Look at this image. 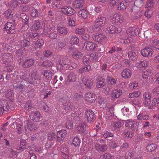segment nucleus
I'll list each match as a JSON object with an SVG mask.
<instances>
[{"mask_svg":"<svg viewBox=\"0 0 159 159\" xmlns=\"http://www.w3.org/2000/svg\"><path fill=\"white\" fill-rule=\"evenodd\" d=\"M106 22V18L102 16H99L96 19L94 22V25L96 27V29L101 30V28L103 26Z\"/></svg>","mask_w":159,"mask_h":159,"instance_id":"nucleus-3","label":"nucleus"},{"mask_svg":"<svg viewBox=\"0 0 159 159\" xmlns=\"http://www.w3.org/2000/svg\"><path fill=\"white\" fill-rule=\"evenodd\" d=\"M16 54L17 57H18V61L19 62V64L21 63V59H23L24 57V56L22 53V50L18 49L16 52Z\"/></svg>","mask_w":159,"mask_h":159,"instance_id":"nucleus-41","label":"nucleus"},{"mask_svg":"<svg viewBox=\"0 0 159 159\" xmlns=\"http://www.w3.org/2000/svg\"><path fill=\"white\" fill-rule=\"evenodd\" d=\"M111 129L116 132H119L123 125L122 123L120 121H112L111 123Z\"/></svg>","mask_w":159,"mask_h":159,"instance_id":"nucleus-10","label":"nucleus"},{"mask_svg":"<svg viewBox=\"0 0 159 159\" xmlns=\"http://www.w3.org/2000/svg\"><path fill=\"white\" fill-rule=\"evenodd\" d=\"M95 148L97 151L103 152L108 149V147L106 144L100 145L96 143L95 145Z\"/></svg>","mask_w":159,"mask_h":159,"instance_id":"nucleus-22","label":"nucleus"},{"mask_svg":"<svg viewBox=\"0 0 159 159\" xmlns=\"http://www.w3.org/2000/svg\"><path fill=\"white\" fill-rule=\"evenodd\" d=\"M141 55L145 57H150L153 54L151 48L149 46H146L144 49L141 50Z\"/></svg>","mask_w":159,"mask_h":159,"instance_id":"nucleus-11","label":"nucleus"},{"mask_svg":"<svg viewBox=\"0 0 159 159\" xmlns=\"http://www.w3.org/2000/svg\"><path fill=\"white\" fill-rule=\"evenodd\" d=\"M4 29L7 33L11 34L14 33L15 31V25L13 23L9 22L7 23Z\"/></svg>","mask_w":159,"mask_h":159,"instance_id":"nucleus-15","label":"nucleus"},{"mask_svg":"<svg viewBox=\"0 0 159 159\" xmlns=\"http://www.w3.org/2000/svg\"><path fill=\"white\" fill-rule=\"evenodd\" d=\"M85 49L87 51H92L95 49L97 45L94 43L89 41L85 42L84 43Z\"/></svg>","mask_w":159,"mask_h":159,"instance_id":"nucleus-17","label":"nucleus"},{"mask_svg":"<svg viewBox=\"0 0 159 159\" xmlns=\"http://www.w3.org/2000/svg\"><path fill=\"white\" fill-rule=\"evenodd\" d=\"M80 143V139L76 137H74L72 140V144L75 147H79Z\"/></svg>","mask_w":159,"mask_h":159,"instance_id":"nucleus-49","label":"nucleus"},{"mask_svg":"<svg viewBox=\"0 0 159 159\" xmlns=\"http://www.w3.org/2000/svg\"><path fill=\"white\" fill-rule=\"evenodd\" d=\"M159 104V98H154L152 101L151 105L152 106V108L154 106H157Z\"/></svg>","mask_w":159,"mask_h":159,"instance_id":"nucleus-64","label":"nucleus"},{"mask_svg":"<svg viewBox=\"0 0 159 159\" xmlns=\"http://www.w3.org/2000/svg\"><path fill=\"white\" fill-rule=\"evenodd\" d=\"M84 4L83 0H75L73 2V7L76 8L82 7Z\"/></svg>","mask_w":159,"mask_h":159,"instance_id":"nucleus-26","label":"nucleus"},{"mask_svg":"<svg viewBox=\"0 0 159 159\" xmlns=\"http://www.w3.org/2000/svg\"><path fill=\"white\" fill-rule=\"evenodd\" d=\"M6 98L8 99L11 102L13 101L14 100V92L11 89L8 90L5 94Z\"/></svg>","mask_w":159,"mask_h":159,"instance_id":"nucleus-32","label":"nucleus"},{"mask_svg":"<svg viewBox=\"0 0 159 159\" xmlns=\"http://www.w3.org/2000/svg\"><path fill=\"white\" fill-rule=\"evenodd\" d=\"M105 37L103 35L98 34H94L93 35V39L98 42H101Z\"/></svg>","mask_w":159,"mask_h":159,"instance_id":"nucleus-30","label":"nucleus"},{"mask_svg":"<svg viewBox=\"0 0 159 159\" xmlns=\"http://www.w3.org/2000/svg\"><path fill=\"white\" fill-rule=\"evenodd\" d=\"M70 59L66 58L65 57H63L62 58L58 60L57 61V68L60 70L63 69V68L65 69L67 67V65L70 62Z\"/></svg>","mask_w":159,"mask_h":159,"instance_id":"nucleus-4","label":"nucleus"},{"mask_svg":"<svg viewBox=\"0 0 159 159\" xmlns=\"http://www.w3.org/2000/svg\"><path fill=\"white\" fill-rule=\"evenodd\" d=\"M115 29V26L111 25L107 26L106 28L105 32L106 34L108 36L111 34H114V30Z\"/></svg>","mask_w":159,"mask_h":159,"instance_id":"nucleus-34","label":"nucleus"},{"mask_svg":"<svg viewBox=\"0 0 159 159\" xmlns=\"http://www.w3.org/2000/svg\"><path fill=\"white\" fill-rule=\"evenodd\" d=\"M85 115L87 119V121L91 123L95 120V116L94 112L91 110L86 111Z\"/></svg>","mask_w":159,"mask_h":159,"instance_id":"nucleus-7","label":"nucleus"},{"mask_svg":"<svg viewBox=\"0 0 159 159\" xmlns=\"http://www.w3.org/2000/svg\"><path fill=\"white\" fill-rule=\"evenodd\" d=\"M106 84L105 80L102 78H99L96 83V87L98 88L103 87Z\"/></svg>","mask_w":159,"mask_h":159,"instance_id":"nucleus-36","label":"nucleus"},{"mask_svg":"<svg viewBox=\"0 0 159 159\" xmlns=\"http://www.w3.org/2000/svg\"><path fill=\"white\" fill-rule=\"evenodd\" d=\"M79 39L76 36H72L71 38V42L73 44H77L79 42Z\"/></svg>","mask_w":159,"mask_h":159,"instance_id":"nucleus-60","label":"nucleus"},{"mask_svg":"<svg viewBox=\"0 0 159 159\" xmlns=\"http://www.w3.org/2000/svg\"><path fill=\"white\" fill-rule=\"evenodd\" d=\"M76 74L75 72L70 73L68 75V80L69 82H74L76 79Z\"/></svg>","mask_w":159,"mask_h":159,"instance_id":"nucleus-35","label":"nucleus"},{"mask_svg":"<svg viewBox=\"0 0 159 159\" xmlns=\"http://www.w3.org/2000/svg\"><path fill=\"white\" fill-rule=\"evenodd\" d=\"M13 86L15 89L19 90L20 92H22L25 89V86L19 82L14 83Z\"/></svg>","mask_w":159,"mask_h":159,"instance_id":"nucleus-28","label":"nucleus"},{"mask_svg":"<svg viewBox=\"0 0 159 159\" xmlns=\"http://www.w3.org/2000/svg\"><path fill=\"white\" fill-rule=\"evenodd\" d=\"M63 107L66 111L70 112L72 111L74 108L73 104L68 100H66L65 98H62L61 100Z\"/></svg>","mask_w":159,"mask_h":159,"instance_id":"nucleus-5","label":"nucleus"},{"mask_svg":"<svg viewBox=\"0 0 159 159\" xmlns=\"http://www.w3.org/2000/svg\"><path fill=\"white\" fill-rule=\"evenodd\" d=\"M80 118L77 114L72 113L71 115H69L67 118V120L66 123V126L68 129H71L73 128V121H78L80 120Z\"/></svg>","mask_w":159,"mask_h":159,"instance_id":"nucleus-1","label":"nucleus"},{"mask_svg":"<svg viewBox=\"0 0 159 159\" xmlns=\"http://www.w3.org/2000/svg\"><path fill=\"white\" fill-rule=\"evenodd\" d=\"M91 67L90 66H88L86 67L81 68L79 70L78 73L79 74H82L84 73L89 71L91 70Z\"/></svg>","mask_w":159,"mask_h":159,"instance_id":"nucleus-39","label":"nucleus"},{"mask_svg":"<svg viewBox=\"0 0 159 159\" xmlns=\"http://www.w3.org/2000/svg\"><path fill=\"white\" fill-rule=\"evenodd\" d=\"M34 62V60L32 59H26L23 62L22 66L25 68H29L32 66Z\"/></svg>","mask_w":159,"mask_h":159,"instance_id":"nucleus-20","label":"nucleus"},{"mask_svg":"<svg viewBox=\"0 0 159 159\" xmlns=\"http://www.w3.org/2000/svg\"><path fill=\"white\" fill-rule=\"evenodd\" d=\"M77 128V129L83 135L88 133L89 128L84 122L80 124Z\"/></svg>","mask_w":159,"mask_h":159,"instance_id":"nucleus-13","label":"nucleus"},{"mask_svg":"<svg viewBox=\"0 0 159 159\" xmlns=\"http://www.w3.org/2000/svg\"><path fill=\"white\" fill-rule=\"evenodd\" d=\"M44 41L42 39H39L36 41L33 42L32 45L35 49L39 48L43 45Z\"/></svg>","mask_w":159,"mask_h":159,"instance_id":"nucleus-23","label":"nucleus"},{"mask_svg":"<svg viewBox=\"0 0 159 159\" xmlns=\"http://www.w3.org/2000/svg\"><path fill=\"white\" fill-rule=\"evenodd\" d=\"M124 18L120 14H114L111 19V22L113 24H120L123 22Z\"/></svg>","mask_w":159,"mask_h":159,"instance_id":"nucleus-6","label":"nucleus"},{"mask_svg":"<svg viewBox=\"0 0 159 159\" xmlns=\"http://www.w3.org/2000/svg\"><path fill=\"white\" fill-rule=\"evenodd\" d=\"M24 107L28 110V111L31 110L32 109H33L32 105L31 104L30 101H28L24 105Z\"/></svg>","mask_w":159,"mask_h":159,"instance_id":"nucleus-53","label":"nucleus"},{"mask_svg":"<svg viewBox=\"0 0 159 159\" xmlns=\"http://www.w3.org/2000/svg\"><path fill=\"white\" fill-rule=\"evenodd\" d=\"M30 42L26 39H24L21 40L19 44L20 46L23 47H27L30 45Z\"/></svg>","mask_w":159,"mask_h":159,"instance_id":"nucleus-44","label":"nucleus"},{"mask_svg":"<svg viewBox=\"0 0 159 159\" xmlns=\"http://www.w3.org/2000/svg\"><path fill=\"white\" fill-rule=\"evenodd\" d=\"M67 133L65 130H63L58 131L56 136L57 140L58 141L63 140L66 136Z\"/></svg>","mask_w":159,"mask_h":159,"instance_id":"nucleus-19","label":"nucleus"},{"mask_svg":"<svg viewBox=\"0 0 159 159\" xmlns=\"http://www.w3.org/2000/svg\"><path fill=\"white\" fill-rule=\"evenodd\" d=\"M3 60L4 62H9L13 61L12 55L10 53H5L3 56Z\"/></svg>","mask_w":159,"mask_h":159,"instance_id":"nucleus-24","label":"nucleus"},{"mask_svg":"<svg viewBox=\"0 0 159 159\" xmlns=\"http://www.w3.org/2000/svg\"><path fill=\"white\" fill-rule=\"evenodd\" d=\"M43 75L45 78L49 80H51L53 74L49 70H46L43 71Z\"/></svg>","mask_w":159,"mask_h":159,"instance_id":"nucleus-37","label":"nucleus"},{"mask_svg":"<svg viewBox=\"0 0 159 159\" xmlns=\"http://www.w3.org/2000/svg\"><path fill=\"white\" fill-rule=\"evenodd\" d=\"M110 147L114 149L115 151H119L120 150V146L118 145L117 143L115 142H112L111 143Z\"/></svg>","mask_w":159,"mask_h":159,"instance_id":"nucleus-55","label":"nucleus"},{"mask_svg":"<svg viewBox=\"0 0 159 159\" xmlns=\"http://www.w3.org/2000/svg\"><path fill=\"white\" fill-rule=\"evenodd\" d=\"M30 77L32 80H33L34 81L36 80H39L40 79V77L39 75L36 73L34 72H33L31 73Z\"/></svg>","mask_w":159,"mask_h":159,"instance_id":"nucleus-52","label":"nucleus"},{"mask_svg":"<svg viewBox=\"0 0 159 159\" xmlns=\"http://www.w3.org/2000/svg\"><path fill=\"white\" fill-rule=\"evenodd\" d=\"M131 74V71L128 69H125L121 73L122 77L125 79L130 78Z\"/></svg>","mask_w":159,"mask_h":159,"instance_id":"nucleus-31","label":"nucleus"},{"mask_svg":"<svg viewBox=\"0 0 159 159\" xmlns=\"http://www.w3.org/2000/svg\"><path fill=\"white\" fill-rule=\"evenodd\" d=\"M143 104L146 107L150 109L152 108V106L151 105V99H143Z\"/></svg>","mask_w":159,"mask_h":159,"instance_id":"nucleus-45","label":"nucleus"},{"mask_svg":"<svg viewBox=\"0 0 159 159\" xmlns=\"http://www.w3.org/2000/svg\"><path fill=\"white\" fill-rule=\"evenodd\" d=\"M96 98V96L93 93L88 92L85 94V99L88 102L93 103Z\"/></svg>","mask_w":159,"mask_h":159,"instance_id":"nucleus-16","label":"nucleus"},{"mask_svg":"<svg viewBox=\"0 0 159 159\" xmlns=\"http://www.w3.org/2000/svg\"><path fill=\"white\" fill-rule=\"evenodd\" d=\"M81 80L85 85L89 88H91L93 85V82L92 79L86 76H82Z\"/></svg>","mask_w":159,"mask_h":159,"instance_id":"nucleus-8","label":"nucleus"},{"mask_svg":"<svg viewBox=\"0 0 159 159\" xmlns=\"http://www.w3.org/2000/svg\"><path fill=\"white\" fill-rule=\"evenodd\" d=\"M87 13V12L85 9L81 10L78 13L79 15H80L83 18H86L88 16Z\"/></svg>","mask_w":159,"mask_h":159,"instance_id":"nucleus-54","label":"nucleus"},{"mask_svg":"<svg viewBox=\"0 0 159 159\" xmlns=\"http://www.w3.org/2000/svg\"><path fill=\"white\" fill-rule=\"evenodd\" d=\"M20 18L24 23L23 28L24 29H27L29 27L28 20L29 17L24 13L20 14Z\"/></svg>","mask_w":159,"mask_h":159,"instance_id":"nucleus-18","label":"nucleus"},{"mask_svg":"<svg viewBox=\"0 0 159 159\" xmlns=\"http://www.w3.org/2000/svg\"><path fill=\"white\" fill-rule=\"evenodd\" d=\"M4 14L5 17L8 19H11L13 16V14L11 10L6 11L4 12Z\"/></svg>","mask_w":159,"mask_h":159,"instance_id":"nucleus-59","label":"nucleus"},{"mask_svg":"<svg viewBox=\"0 0 159 159\" xmlns=\"http://www.w3.org/2000/svg\"><path fill=\"white\" fill-rule=\"evenodd\" d=\"M125 125L127 127L130 128L132 131H137L139 124L138 122L135 121H130L127 120H126Z\"/></svg>","mask_w":159,"mask_h":159,"instance_id":"nucleus-9","label":"nucleus"},{"mask_svg":"<svg viewBox=\"0 0 159 159\" xmlns=\"http://www.w3.org/2000/svg\"><path fill=\"white\" fill-rule=\"evenodd\" d=\"M122 91L120 89H116L113 91L111 94V97L113 98H117L122 94Z\"/></svg>","mask_w":159,"mask_h":159,"instance_id":"nucleus-33","label":"nucleus"},{"mask_svg":"<svg viewBox=\"0 0 159 159\" xmlns=\"http://www.w3.org/2000/svg\"><path fill=\"white\" fill-rule=\"evenodd\" d=\"M83 54L79 51L77 50L74 51L72 54V57L75 59H79L82 57Z\"/></svg>","mask_w":159,"mask_h":159,"instance_id":"nucleus-42","label":"nucleus"},{"mask_svg":"<svg viewBox=\"0 0 159 159\" xmlns=\"http://www.w3.org/2000/svg\"><path fill=\"white\" fill-rule=\"evenodd\" d=\"M57 32L60 34H62L63 35H66L68 32V30L66 27L58 26L57 29Z\"/></svg>","mask_w":159,"mask_h":159,"instance_id":"nucleus-27","label":"nucleus"},{"mask_svg":"<svg viewBox=\"0 0 159 159\" xmlns=\"http://www.w3.org/2000/svg\"><path fill=\"white\" fill-rule=\"evenodd\" d=\"M106 81L108 84L111 85H114L116 83V81L114 78L110 76L107 77Z\"/></svg>","mask_w":159,"mask_h":159,"instance_id":"nucleus-43","label":"nucleus"},{"mask_svg":"<svg viewBox=\"0 0 159 159\" xmlns=\"http://www.w3.org/2000/svg\"><path fill=\"white\" fill-rule=\"evenodd\" d=\"M152 75V71L149 69L143 72L142 74V77L144 79H146L148 76H150Z\"/></svg>","mask_w":159,"mask_h":159,"instance_id":"nucleus-47","label":"nucleus"},{"mask_svg":"<svg viewBox=\"0 0 159 159\" xmlns=\"http://www.w3.org/2000/svg\"><path fill=\"white\" fill-rule=\"evenodd\" d=\"M152 45L153 47L159 50V41L155 39L152 41Z\"/></svg>","mask_w":159,"mask_h":159,"instance_id":"nucleus-62","label":"nucleus"},{"mask_svg":"<svg viewBox=\"0 0 159 159\" xmlns=\"http://www.w3.org/2000/svg\"><path fill=\"white\" fill-rule=\"evenodd\" d=\"M157 145L155 144H148L146 146V149L148 152H149L154 151L157 148Z\"/></svg>","mask_w":159,"mask_h":159,"instance_id":"nucleus-40","label":"nucleus"},{"mask_svg":"<svg viewBox=\"0 0 159 159\" xmlns=\"http://www.w3.org/2000/svg\"><path fill=\"white\" fill-rule=\"evenodd\" d=\"M0 103L5 111H9V103L6 100H0Z\"/></svg>","mask_w":159,"mask_h":159,"instance_id":"nucleus-21","label":"nucleus"},{"mask_svg":"<svg viewBox=\"0 0 159 159\" xmlns=\"http://www.w3.org/2000/svg\"><path fill=\"white\" fill-rule=\"evenodd\" d=\"M127 2L124 1H122L119 4L118 8L119 10H124L126 9L127 7Z\"/></svg>","mask_w":159,"mask_h":159,"instance_id":"nucleus-51","label":"nucleus"},{"mask_svg":"<svg viewBox=\"0 0 159 159\" xmlns=\"http://www.w3.org/2000/svg\"><path fill=\"white\" fill-rule=\"evenodd\" d=\"M134 6L139 8L141 7L143 5V0H136L134 2Z\"/></svg>","mask_w":159,"mask_h":159,"instance_id":"nucleus-57","label":"nucleus"},{"mask_svg":"<svg viewBox=\"0 0 159 159\" xmlns=\"http://www.w3.org/2000/svg\"><path fill=\"white\" fill-rule=\"evenodd\" d=\"M26 142L25 140L21 141L20 144L18 148V150H21L23 151L25 149H26L27 146Z\"/></svg>","mask_w":159,"mask_h":159,"instance_id":"nucleus-50","label":"nucleus"},{"mask_svg":"<svg viewBox=\"0 0 159 159\" xmlns=\"http://www.w3.org/2000/svg\"><path fill=\"white\" fill-rule=\"evenodd\" d=\"M141 93L139 91H137L130 93L129 94V96L130 98H134L139 97Z\"/></svg>","mask_w":159,"mask_h":159,"instance_id":"nucleus-56","label":"nucleus"},{"mask_svg":"<svg viewBox=\"0 0 159 159\" xmlns=\"http://www.w3.org/2000/svg\"><path fill=\"white\" fill-rule=\"evenodd\" d=\"M30 119L35 122H39L42 120L40 114L38 111L32 112L30 115Z\"/></svg>","mask_w":159,"mask_h":159,"instance_id":"nucleus-12","label":"nucleus"},{"mask_svg":"<svg viewBox=\"0 0 159 159\" xmlns=\"http://www.w3.org/2000/svg\"><path fill=\"white\" fill-rule=\"evenodd\" d=\"M61 11L64 14L69 16L73 15L75 12L74 10L69 6H64L62 8Z\"/></svg>","mask_w":159,"mask_h":159,"instance_id":"nucleus-14","label":"nucleus"},{"mask_svg":"<svg viewBox=\"0 0 159 159\" xmlns=\"http://www.w3.org/2000/svg\"><path fill=\"white\" fill-rule=\"evenodd\" d=\"M139 8L136 7L134 5L130 9L129 11V12H133V15L134 14H136V13H137L139 12Z\"/></svg>","mask_w":159,"mask_h":159,"instance_id":"nucleus-58","label":"nucleus"},{"mask_svg":"<svg viewBox=\"0 0 159 159\" xmlns=\"http://www.w3.org/2000/svg\"><path fill=\"white\" fill-rule=\"evenodd\" d=\"M155 1V0H148L146 5V7L147 8H148V7L151 8L153 6Z\"/></svg>","mask_w":159,"mask_h":159,"instance_id":"nucleus-63","label":"nucleus"},{"mask_svg":"<svg viewBox=\"0 0 159 159\" xmlns=\"http://www.w3.org/2000/svg\"><path fill=\"white\" fill-rule=\"evenodd\" d=\"M41 27L40 22L38 20H36L31 27L32 30L36 31Z\"/></svg>","mask_w":159,"mask_h":159,"instance_id":"nucleus-38","label":"nucleus"},{"mask_svg":"<svg viewBox=\"0 0 159 159\" xmlns=\"http://www.w3.org/2000/svg\"><path fill=\"white\" fill-rule=\"evenodd\" d=\"M128 57L129 58L133 61H135L138 57L136 53L133 52H129Z\"/></svg>","mask_w":159,"mask_h":159,"instance_id":"nucleus-46","label":"nucleus"},{"mask_svg":"<svg viewBox=\"0 0 159 159\" xmlns=\"http://www.w3.org/2000/svg\"><path fill=\"white\" fill-rule=\"evenodd\" d=\"M66 45V43L65 41L59 39L57 41L56 48L57 50H61Z\"/></svg>","mask_w":159,"mask_h":159,"instance_id":"nucleus-29","label":"nucleus"},{"mask_svg":"<svg viewBox=\"0 0 159 159\" xmlns=\"http://www.w3.org/2000/svg\"><path fill=\"white\" fill-rule=\"evenodd\" d=\"M68 24L70 26H75L76 25V24L74 21V19L69 17L68 19Z\"/></svg>","mask_w":159,"mask_h":159,"instance_id":"nucleus-61","label":"nucleus"},{"mask_svg":"<svg viewBox=\"0 0 159 159\" xmlns=\"http://www.w3.org/2000/svg\"><path fill=\"white\" fill-rule=\"evenodd\" d=\"M38 64L39 66L43 67H48L52 66V63L50 61L48 60L44 61L43 62H39Z\"/></svg>","mask_w":159,"mask_h":159,"instance_id":"nucleus-25","label":"nucleus"},{"mask_svg":"<svg viewBox=\"0 0 159 159\" xmlns=\"http://www.w3.org/2000/svg\"><path fill=\"white\" fill-rule=\"evenodd\" d=\"M126 33L128 37H126L125 39V43H129L132 41V37H129L130 36L134 37L138 34V33L136 32L135 28L134 27H129L128 28Z\"/></svg>","mask_w":159,"mask_h":159,"instance_id":"nucleus-2","label":"nucleus"},{"mask_svg":"<svg viewBox=\"0 0 159 159\" xmlns=\"http://www.w3.org/2000/svg\"><path fill=\"white\" fill-rule=\"evenodd\" d=\"M25 123L28 124V128L30 130L34 131L37 129V126L34 124L30 123L28 124V121H25Z\"/></svg>","mask_w":159,"mask_h":159,"instance_id":"nucleus-48","label":"nucleus"}]
</instances>
